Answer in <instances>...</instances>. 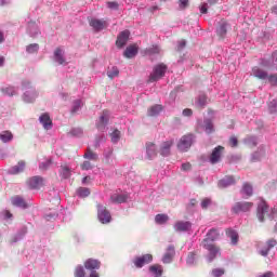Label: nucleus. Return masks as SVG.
Returning a JSON list of instances; mask_svg holds the SVG:
<instances>
[{
    "instance_id": "3c124183",
    "label": "nucleus",
    "mask_w": 277,
    "mask_h": 277,
    "mask_svg": "<svg viewBox=\"0 0 277 277\" xmlns=\"http://www.w3.org/2000/svg\"><path fill=\"white\" fill-rule=\"evenodd\" d=\"M38 51H40V45L38 43H31L26 47V53L30 55L34 53H38Z\"/></svg>"
},
{
    "instance_id": "a211bd4d",
    "label": "nucleus",
    "mask_w": 277,
    "mask_h": 277,
    "mask_svg": "<svg viewBox=\"0 0 277 277\" xmlns=\"http://www.w3.org/2000/svg\"><path fill=\"white\" fill-rule=\"evenodd\" d=\"M11 205L17 209H29V205L25 201V198L16 195L11 198Z\"/></svg>"
},
{
    "instance_id": "5fc2aeb1",
    "label": "nucleus",
    "mask_w": 277,
    "mask_h": 277,
    "mask_svg": "<svg viewBox=\"0 0 277 277\" xmlns=\"http://www.w3.org/2000/svg\"><path fill=\"white\" fill-rule=\"evenodd\" d=\"M71 137H83V129L81 128H72L69 132Z\"/></svg>"
},
{
    "instance_id": "cd10ccee",
    "label": "nucleus",
    "mask_w": 277,
    "mask_h": 277,
    "mask_svg": "<svg viewBox=\"0 0 277 277\" xmlns=\"http://www.w3.org/2000/svg\"><path fill=\"white\" fill-rule=\"evenodd\" d=\"M89 25L90 27H92V29L96 32L98 31H103V29H105V22L101 21V19H96V18H91L89 21Z\"/></svg>"
},
{
    "instance_id": "13d9d810",
    "label": "nucleus",
    "mask_w": 277,
    "mask_h": 277,
    "mask_svg": "<svg viewBox=\"0 0 277 277\" xmlns=\"http://www.w3.org/2000/svg\"><path fill=\"white\" fill-rule=\"evenodd\" d=\"M196 105L198 107H207V95H199Z\"/></svg>"
},
{
    "instance_id": "0eeeda50",
    "label": "nucleus",
    "mask_w": 277,
    "mask_h": 277,
    "mask_svg": "<svg viewBox=\"0 0 277 277\" xmlns=\"http://www.w3.org/2000/svg\"><path fill=\"white\" fill-rule=\"evenodd\" d=\"M192 226H194V224L189 221H176L173 224V230L179 234L187 233V235H192Z\"/></svg>"
},
{
    "instance_id": "dca6fc26",
    "label": "nucleus",
    "mask_w": 277,
    "mask_h": 277,
    "mask_svg": "<svg viewBox=\"0 0 277 277\" xmlns=\"http://www.w3.org/2000/svg\"><path fill=\"white\" fill-rule=\"evenodd\" d=\"M175 254L176 250L174 249V245H169L164 255L162 256V263H164V265L172 263Z\"/></svg>"
},
{
    "instance_id": "c85d7f7f",
    "label": "nucleus",
    "mask_w": 277,
    "mask_h": 277,
    "mask_svg": "<svg viewBox=\"0 0 277 277\" xmlns=\"http://www.w3.org/2000/svg\"><path fill=\"white\" fill-rule=\"evenodd\" d=\"M226 236L230 239L232 246H237V243H239V234L237 233V230L233 228H227Z\"/></svg>"
},
{
    "instance_id": "39448f33",
    "label": "nucleus",
    "mask_w": 277,
    "mask_h": 277,
    "mask_svg": "<svg viewBox=\"0 0 277 277\" xmlns=\"http://www.w3.org/2000/svg\"><path fill=\"white\" fill-rule=\"evenodd\" d=\"M205 250H208L207 261L213 263L214 259L222 255V250L220 247L212 243H203Z\"/></svg>"
},
{
    "instance_id": "a19ab883",
    "label": "nucleus",
    "mask_w": 277,
    "mask_h": 277,
    "mask_svg": "<svg viewBox=\"0 0 277 277\" xmlns=\"http://www.w3.org/2000/svg\"><path fill=\"white\" fill-rule=\"evenodd\" d=\"M95 127L100 133L105 132V111L102 113L100 119L96 121Z\"/></svg>"
},
{
    "instance_id": "603ef678",
    "label": "nucleus",
    "mask_w": 277,
    "mask_h": 277,
    "mask_svg": "<svg viewBox=\"0 0 277 277\" xmlns=\"http://www.w3.org/2000/svg\"><path fill=\"white\" fill-rule=\"evenodd\" d=\"M241 159H242L241 154H232L227 156L228 163H239Z\"/></svg>"
},
{
    "instance_id": "ea45409f",
    "label": "nucleus",
    "mask_w": 277,
    "mask_h": 277,
    "mask_svg": "<svg viewBox=\"0 0 277 277\" xmlns=\"http://www.w3.org/2000/svg\"><path fill=\"white\" fill-rule=\"evenodd\" d=\"M243 144H246L247 146H250L251 148H254L259 146V137L247 136L246 138H243Z\"/></svg>"
},
{
    "instance_id": "4d7b16f0",
    "label": "nucleus",
    "mask_w": 277,
    "mask_h": 277,
    "mask_svg": "<svg viewBox=\"0 0 277 277\" xmlns=\"http://www.w3.org/2000/svg\"><path fill=\"white\" fill-rule=\"evenodd\" d=\"M268 111L269 114H277V98L272 100L268 103Z\"/></svg>"
},
{
    "instance_id": "b1692460",
    "label": "nucleus",
    "mask_w": 277,
    "mask_h": 277,
    "mask_svg": "<svg viewBox=\"0 0 277 277\" xmlns=\"http://www.w3.org/2000/svg\"><path fill=\"white\" fill-rule=\"evenodd\" d=\"M157 157V145L154 143H146V159L153 161Z\"/></svg>"
},
{
    "instance_id": "72a5a7b5",
    "label": "nucleus",
    "mask_w": 277,
    "mask_h": 277,
    "mask_svg": "<svg viewBox=\"0 0 277 277\" xmlns=\"http://www.w3.org/2000/svg\"><path fill=\"white\" fill-rule=\"evenodd\" d=\"M25 171V161H19L17 164L11 167L8 170V174H21V172Z\"/></svg>"
},
{
    "instance_id": "ddd939ff",
    "label": "nucleus",
    "mask_w": 277,
    "mask_h": 277,
    "mask_svg": "<svg viewBox=\"0 0 277 277\" xmlns=\"http://www.w3.org/2000/svg\"><path fill=\"white\" fill-rule=\"evenodd\" d=\"M148 263H153V255L148 253L133 260V264L137 269H142V267H144V265H148Z\"/></svg>"
},
{
    "instance_id": "4be33fe9",
    "label": "nucleus",
    "mask_w": 277,
    "mask_h": 277,
    "mask_svg": "<svg viewBox=\"0 0 277 277\" xmlns=\"http://www.w3.org/2000/svg\"><path fill=\"white\" fill-rule=\"evenodd\" d=\"M228 27H230V25L228 24V22L222 19L219 23V26L216 28V34L220 38H226V34H228Z\"/></svg>"
},
{
    "instance_id": "20e7f679",
    "label": "nucleus",
    "mask_w": 277,
    "mask_h": 277,
    "mask_svg": "<svg viewBox=\"0 0 277 277\" xmlns=\"http://www.w3.org/2000/svg\"><path fill=\"white\" fill-rule=\"evenodd\" d=\"M194 142H196V135L193 133L186 134L181 137L177 144V148L182 153H187L189 148H192V145L194 144Z\"/></svg>"
},
{
    "instance_id": "5701e85b",
    "label": "nucleus",
    "mask_w": 277,
    "mask_h": 277,
    "mask_svg": "<svg viewBox=\"0 0 277 277\" xmlns=\"http://www.w3.org/2000/svg\"><path fill=\"white\" fill-rule=\"evenodd\" d=\"M39 122L43 126V129L47 131L53 129V121L51 120V116L48 113H44L39 117Z\"/></svg>"
},
{
    "instance_id": "4468645a",
    "label": "nucleus",
    "mask_w": 277,
    "mask_h": 277,
    "mask_svg": "<svg viewBox=\"0 0 277 277\" xmlns=\"http://www.w3.org/2000/svg\"><path fill=\"white\" fill-rule=\"evenodd\" d=\"M129 200V194L128 193H114L110 195V202L114 205H124Z\"/></svg>"
},
{
    "instance_id": "8fccbe9b",
    "label": "nucleus",
    "mask_w": 277,
    "mask_h": 277,
    "mask_svg": "<svg viewBox=\"0 0 277 277\" xmlns=\"http://www.w3.org/2000/svg\"><path fill=\"white\" fill-rule=\"evenodd\" d=\"M81 107H83V102L81 100H75L71 105V114H77Z\"/></svg>"
},
{
    "instance_id": "6e6552de",
    "label": "nucleus",
    "mask_w": 277,
    "mask_h": 277,
    "mask_svg": "<svg viewBox=\"0 0 277 277\" xmlns=\"http://www.w3.org/2000/svg\"><path fill=\"white\" fill-rule=\"evenodd\" d=\"M269 213V206L264 199L258 203L256 217L259 222H265V214Z\"/></svg>"
},
{
    "instance_id": "680f3d73",
    "label": "nucleus",
    "mask_w": 277,
    "mask_h": 277,
    "mask_svg": "<svg viewBox=\"0 0 277 277\" xmlns=\"http://www.w3.org/2000/svg\"><path fill=\"white\" fill-rule=\"evenodd\" d=\"M224 274H225L224 268H214V269H212V276L213 277H222V276H224Z\"/></svg>"
},
{
    "instance_id": "58836bf2",
    "label": "nucleus",
    "mask_w": 277,
    "mask_h": 277,
    "mask_svg": "<svg viewBox=\"0 0 277 277\" xmlns=\"http://www.w3.org/2000/svg\"><path fill=\"white\" fill-rule=\"evenodd\" d=\"M108 135L111 144H118L120 142V137H122V133L118 129L113 130Z\"/></svg>"
},
{
    "instance_id": "f8f14e48",
    "label": "nucleus",
    "mask_w": 277,
    "mask_h": 277,
    "mask_svg": "<svg viewBox=\"0 0 277 277\" xmlns=\"http://www.w3.org/2000/svg\"><path fill=\"white\" fill-rule=\"evenodd\" d=\"M26 32L30 38H38L40 34H42L40 31V26H38V24L35 21H29L27 23Z\"/></svg>"
},
{
    "instance_id": "f3484780",
    "label": "nucleus",
    "mask_w": 277,
    "mask_h": 277,
    "mask_svg": "<svg viewBox=\"0 0 277 277\" xmlns=\"http://www.w3.org/2000/svg\"><path fill=\"white\" fill-rule=\"evenodd\" d=\"M25 235H27V226H23L17 230V233L10 239V246H14L18 243V241H23V239H25Z\"/></svg>"
},
{
    "instance_id": "bb28decb",
    "label": "nucleus",
    "mask_w": 277,
    "mask_h": 277,
    "mask_svg": "<svg viewBox=\"0 0 277 277\" xmlns=\"http://www.w3.org/2000/svg\"><path fill=\"white\" fill-rule=\"evenodd\" d=\"M230 185H235V177L227 175L219 181L217 187L220 189H226V187H230Z\"/></svg>"
},
{
    "instance_id": "9b49d317",
    "label": "nucleus",
    "mask_w": 277,
    "mask_h": 277,
    "mask_svg": "<svg viewBox=\"0 0 277 277\" xmlns=\"http://www.w3.org/2000/svg\"><path fill=\"white\" fill-rule=\"evenodd\" d=\"M43 217L44 220H47V222H55V220L60 217V206H56L55 208L45 209Z\"/></svg>"
},
{
    "instance_id": "69168bd1",
    "label": "nucleus",
    "mask_w": 277,
    "mask_h": 277,
    "mask_svg": "<svg viewBox=\"0 0 277 277\" xmlns=\"http://www.w3.org/2000/svg\"><path fill=\"white\" fill-rule=\"evenodd\" d=\"M51 163H52L51 159H48L39 164V169L49 170V168L51 167Z\"/></svg>"
},
{
    "instance_id": "c756f323",
    "label": "nucleus",
    "mask_w": 277,
    "mask_h": 277,
    "mask_svg": "<svg viewBox=\"0 0 277 277\" xmlns=\"http://www.w3.org/2000/svg\"><path fill=\"white\" fill-rule=\"evenodd\" d=\"M150 277H161L163 276V266L159 264H154L149 266Z\"/></svg>"
},
{
    "instance_id": "37998d69",
    "label": "nucleus",
    "mask_w": 277,
    "mask_h": 277,
    "mask_svg": "<svg viewBox=\"0 0 277 277\" xmlns=\"http://www.w3.org/2000/svg\"><path fill=\"white\" fill-rule=\"evenodd\" d=\"M170 221V216L168 214H157L155 216L156 224H159L160 226H163V224H168Z\"/></svg>"
},
{
    "instance_id": "09e8293b",
    "label": "nucleus",
    "mask_w": 277,
    "mask_h": 277,
    "mask_svg": "<svg viewBox=\"0 0 277 277\" xmlns=\"http://www.w3.org/2000/svg\"><path fill=\"white\" fill-rule=\"evenodd\" d=\"M119 75H120V69H118L117 66H113L111 68L108 67L107 77L109 79H115V77H118Z\"/></svg>"
},
{
    "instance_id": "9d476101",
    "label": "nucleus",
    "mask_w": 277,
    "mask_h": 277,
    "mask_svg": "<svg viewBox=\"0 0 277 277\" xmlns=\"http://www.w3.org/2000/svg\"><path fill=\"white\" fill-rule=\"evenodd\" d=\"M130 36H131V31L129 30H123L119 32L116 40L117 49H124V47H127V42H129Z\"/></svg>"
},
{
    "instance_id": "412c9836",
    "label": "nucleus",
    "mask_w": 277,
    "mask_h": 277,
    "mask_svg": "<svg viewBox=\"0 0 277 277\" xmlns=\"http://www.w3.org/2000/svg\"><path fill=\"white\" fill-rule=\"evenodd\" d=\"M217 239H220V229L213 227L207 233L203 243H209L208 241H217Z\"/></svg>"
},
{
    "instance_id": "e2e57ef3",
    "label": "nucleus",
    "mask_w": 277,
    "mask_h": 277,
    "mask_svg": "<svg viewBox=\"0 0 277 277\" xmlns=\"http://www.w3.org/2000/svg\"><path fill=\"white\" fill-rule=\"evenodd\" d=\"M189 8V0H179V9L187 10Z\"/></svg>"
},
{
    "instance_id": "6ab92c4d",
    "label": "nucleus",
    "mask_w": 277,
    "mask_h": 277,
    "mask_svg": "<svg viewBox=\"0 0 277 277\" xmlns=\"http://www.w3.org/2000/svg\"><path fill=\"white\" fill-rule=\"evenodd\" d=\"M265 157V147L260 146L258 150L253 151L250 156L251 163H259Z\"/></svg>"
},
{
    "instance_id": "423d86ee",
    "label": "nucleus",
    "mask_w": 277,
    "mask_h": 277,
    "mask_svg": "<svg viewBox=\"0 0 277 277\" xmlns=\"http://www.w3.org/2000/svg\"><path fill=\"white\" fill-rule=\"evenodd\" d=\"M254 207L253 202L250 201H238L232 207V213L239 215V213H248Z\"/></svg>"
},
{
    "instance_id": "2eb2a0df",
    "label": "nucleus",
    "mask_w": 277,
    "mask_h": 277,
    "mask_svg": "<svg viewBox=\"0 0 277 277\" xmlns=\"http://www.w3.org/2000/svg\"><path fill=\"white\" fill-rule=\"evenodd\" d=\"M44 185V177L40 175H35L28 180V187L30 189H40Z\"/></svg>"
},
{
    "instance_id": "7ed1b4c3",
    "label": "nucleus",
    "mask_w": 277,
    "mask_h": 277,
    "mask_svg": "<svg viewBox=\"0 0 277 277\" xmlns=\"http://www.w3.org/2000/svg\"><path fill=\"white\" fill-rule=\"evenodd\" d=\"M166 72H168V65L163 63L155 65L153 68V72L149 75L148 78L149 83H155L159 81V79H163V77H166Z\"/></svg>"
},
{
    "instance_id": "c9c22d12",
    "label": "nucleus",
    "mask_w": 277,
    "mask_h": 277,
    "mask_svg": "<svg viewBox=\"0 0 277 277\" xmlns=\"http://www.w3.org/2000/svg\"><path fill=\"white\" fill-rule=\"evenodd\" d=\"M198 263V253L196 251L189 252L186 258V265L194 267Z\"/></svg>"
},
{
    "instance_id": "49530a36",
    "label": "nucleus",
    "mask_w": 277,
    "mask_h": 277,
    "mask_svg": "<svg viewBox=\"0 0 277 277\" xmlns=\"http://www.w3.org/2000/svg\"><path fill=\"white\" fill-rule=\"evenodd\" d=\"M106 166H114L116 163V157H114V149H109L105 157Z\"/></svg>"
},
{
    "instance_id": "a18cd8bd",
    "label": "nucleus",
    "mask_w": 277,
    "mask_h": 277,
    "mask_svg": "<svg viewBox=\"0 0 277 277\" xmlns=\"http://www.w3.org/2000/svg\"><path fill=\"white\" fill-rule=\"evenodd\" d=\"M90 194H91V192H90V188H88V187H79L76 190V195L79 198H88V196H90Z\"/></svg>"
},
{
    "instance_id": "052dcab7",
    "label": "nucleus",
    "mask_w": 277,
    "mask_h": 277,
    "mask_svg": "<svg viewBox=\"0 0 277 277\" xmlns=\"http://www.w3.org/2000/svg\"><path fill=\"white\" fill-rule=\"evenodd\" d=\"M211 205H212L211 198L206 197V198L201 201V209L207 210V209H209V207H211Z\"/></svg>"
},
{
    "instance_id": "e433bc0d",
    "label": "nucleus",
    "mask_w": 277,
    "mask_h": 277,
    "mask_svg": "<svg viewBox=\"0 0 277 277\" xmlns=\"http://www.w3.org/2000/svg\"><path fill=\"white\" fill-rule=\"evenodd\" d=\"M161 111H163V106L156 104L148 109L147 116L155 118V117L159 116L161 114Z\"/></svg>"
},
{
    "instance_id": "1a4fd4ad",
    "label": "nucleus",
    "mask_w": 277,
    "mask_h": 277,
    "mask_svg": "<svg viewBox=\"0 0 277 277\" xmlns=\"http://www.w3.org/2000/svg\"><path fill=\"white\" fill-rule=\"evenodd\" d=\"M222 153H224V146L222 145L216 146L212 150L209 157V161L212 163V166H215V163H220V161H222Z\"/></svg>"
},
{
    "instance_id": "6e6d98bb",
    "label": "nucleus",
    "mask_w": 277,
    "mask_h": 277,
    "mask_svg": "<svg viewBox=\"0 0 277 277\" xmlns=\"http://www.w3.org/2000/svg\"><path fill=\"white\" fill-rule=\"evenodd\" d=\"M106 5L108 10H111L113 12H118V10H120V4L116 1H108L106 2Z\"/></svg>"
},
{
    "instance_id": "de8ad7c7",
    "label": "nucleus",
    "mask_w": 277,
    "mask_h": 277,
    "mask_svg": "<svg viewBox=\"0 0 277 277\" xmlns=\"http://www.w3.org/2000/svg\"><path fill=\"white\" fill-rule=\"evenodd\" d=\"M3 94H5V96H16V94H18V88L16 87H8L5 89H2Z\"/></svg>"
},
{
    "instance_id": "338daca9",
    "label": "nucleus",
    "mask_w": 277,
    "mask_h": 277,
    "mask_svg": "<svg viewBox=\"0 0 277 277\" xmlns=\"http://www.w3.org/2000/svg\"><path fill=\"white\" fill-rule=\"evenodd\" d=\"M276 246H277V240L274 239V238L268 239L266 241V248L269 249V250H272V248H276Z\"/></svg>"
},
{
    "instance_id": "2f4dec72",
    "label": "nucleus",
    "mask_w": 277,
    "mask_h": 277,
    "mask_svg": "<svg viewBox=\"0 0 277 277\" xmlns=\"http://www.w3.org/2000/svg\"><path fill=\"white\" fill-rule=\"evenodd\" d=\"M97 220L101 224H105V206L96 200Z\"/></svg>"
},
{
    "instance_id": "393cba45",
    "label": "nucleus",
    "mask_w": 277,
    "mask_h": 277,
    "mask_svg": "<svg viewBox=\"0 0 277 277\" xmlns=\"http://www.w3.org/2000/svg\"><path fill=\"white\" fill-rule=\"evenodd\" d=\"M138 51L140 49L137 48V45L131 44L127 47L126 50L123 51V57H127V60H133V57L137 55Z\"/></svg>"
},
{
    "instance_id": "c03bdc74",
    "label": "nucleus",
    "mask_w": 277,
    "mask_h": 277,
    "mask_svg": "<svg viewBox=\"0 0 277 277\" xmlns=\"http://www.w3.org/2000/svg\"><path fill=\"white\" fill-rule=\"evenodd\" d=\"M60 176L64 180L70 179L71 170L68 166H62L60 171Z\"/></svg>"
},
{
    "instance_id": "473e14b6",
    "label": "nucleus",
    "mask_w": 277,
    "mask_h": 277,
    "mask_svg": "<svg viewBox=\"0 0 277 277\" xmlns=\"http://www.w3.org/2000/svg\"><path fill=\"white\" fill-rule=\"evenodd\" d=\"M260 64L263 66V68H267V70H277V65L273 57L262 58Z\"/></svg>"
},
{
    "instance_id": "bf43d9fd",
    "label": "nucleus",
    "mask_w": 277,
    "mask_h": 277,
    "mask_svg": "<svg viewBox=\"0 0 277 277\" xmlns=\"http://www.w3.org/2000/svg\"><path fill=\"white\" fill-rule=\"evenodd\" d=\"M266 79L273 88H277V74H271Z\"/></svg>"
},
{
    "instance_id": "aec40b11",
    "label": "nucleus",
    "mask_w": 277,
    "mask_h": 277,
    "mask_svg": "<svg viewBox=\"0 0 277 277\" xmlns=\"http://www.w3.org/2000/svg\"><path fill=\"white\" fill-rule=\"evenodd\" d=\"M202 129L207 135H211L215 132V124L213 123V119L205 118Z\"/></svg>"
},
{
    "instance_id": "864d4df0",
    "label": "nucleus",
    "mask_w": 277,
    "mask_h": 277,
    "mask_svg": "<svg viewBox=\"0 0 277 277\" xmlns=\"http://www.w3.org/2000/svg\"><path fill=\"white\" fill-rule=\"evenodd\" d=\"M84 159H89V161H96L98 159V155L92 153L90 148H88L87 153L83 155Z\"/></svg>"
},
{
    "instance_id": "f704fd0d",
    "label": "nucleus",
    "mask_w": 277,
    "mask_h": 277,
    "mask_svg": "<svg viewBox=\"0 0 277 277\" xmlns=\"http://www.w3.org/2000/svg\"><path fill=\"white\" fill-rule=\"evenodd\" d=\"M172 144H173L172 141H166V142H163L161 144V146H160V155L162 157H169L170 150L172 148Z\"/></svg>"
},
{
    "instance_id": "a878e982",
    "label": "nucleus",
    "mask_w": 277,
    "mask_h": 277,
    "mask_svg": "<svg viewBox=\"0 0 277 277\" xmlns=\"http://www.w3.org/2000/svg\"><path fill=\"white\" fill-rule=\"evenodd\" d=\"M53 61L60 66H64V64H66V57L64 56V51L61 48L55 49Z\"/></svg>"
},
{
    "instance_id": "f257e3e1",
    "label": "nucleus",
    "mask_w": 277,
    "mask_h": 277,
    "mask_svg": "<svg viewBox=\"0 0 277 277\" xmlns=\"http://www.w3.org/2000/svg\"><path fill=\"white\" fill-rule=\"evenodd\" d=\"M98 269H101V261L90 258L83 265L76 266L74 277H101Z\"/></svg>"
},
{
    "instance_id": "0e129e2a",
    "label": "nucleus",
    "mask_w": 277,
    "mask_h": 277,
    "mask_svg": "<svg viewBox=\"0 0 277 277\" xmlns=\"http://www.w3.org/2000/svg\"><path fill=\"white\" fill-rule=\"evenodd\" d=\"M0 217L2 220H12L13 215L11 214L10 211L4 210V211L0 212Z\"/></svg>"
},
{
    "instance_id": "774afa93",
    "label": "nucleus",
    "mask_w": 277,
    "mask_h": 277,
    "mask_svg": "<svg viewBox=\"0 0 277 277\" xmlns=\"http://www.w3.org/2000/svg\"><path fill=\"white\" fill-rule=\"evenodd\" d=\"M148 55H157L159 54V47L155 45L153 48L147 49Z\"/></svg>"
},
{
    "instance_id": "4c0bfd02",
    "label": "nucleus",
    "mask_w": 277,
    "mask_h": 277,
    "mask_svg": "<svg viewBox=\"0 0 277 277\" xmlns=\"http://www.w3.org/2000/svg\"><path fill=\"white\" fill-rule=\"evenodd\" d=\"M240 194L242 196H246L247 198H250L252 196V194H254V188L250 185V183L246 182L242 184Z\"/></svg>"
},
{
    "instance_id": "f03ea898",
    "label": "nucleus",
    "mask_w": 277,
    "mask_h": 277,
    "mask_svg": "<svg viewBox=\"0 0 277 277\" xmlns=\"http://www.w3.org/2000/svg\"><path fill=\"white\" fill-rule=\"evenodd\" d=\"M22 91L23 93V101L24 103H35L38 98V91L36 90V87L31 83L29 80H22Z\"/></svg>"
},
{
    "instance_id": "79ce46f5",
    "label": "nucleus",
    "mask_w": 277,
    "mask_h": 277,
    "mask_svg": "<svg viewBox=\"0 0 277 277\" xmlns=\"http://www.w3.org/2000/svg\"><path fill=\"white\" fill-rule=\"evenodd\" d=\"M0 140L3 142V144H9V142H12L14 140V134L10 131H3L0 133Z\"/></svg>"
},
{
    "instance_id": "7c9ffc66",
    "label": "nucleus",
    "mask_w": 277,
    "mask_h": 277,
    "mask_svg": "<svg viewBox=\"0 0 277 277\" xmlns=\"http://www.w3.org/2000/svg\"><path fill=\"white\" fill-rule=\"evenodd\" d=\"M252 75L256 79H260L261 81H265L269 74H267V71L261 69L260 67H253Z\"/></svg>"
}]
</instances>
